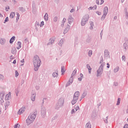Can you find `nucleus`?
Wrapping results in <instances>:
<instances>
[{
    "label": "nucleus",
    "instance_id": "1",
    "mask_svg": "<svg viewBox=\"0 0 128 128\" xmlns=\"http://www.w3.org/2000/svg\"><path fill=\"white\" fill-rule=\"evenodd\" d=\"M33 64L34 65V70L35 72H38L40 64H42V60L38 56L36 55L33 58Z\"/></svg>",
    "mask_w": 128,
    "mask_h": 128
},
{
    "label": "nucleus",
    "instance_id": "2",
    "mask_svg": "<svg viewBox=\"0 0 128 128\" xmlns=\"http://www.w3.org/2000/svg\"><path fill=\"white\" fill-rule=\"evenodd\" d=\"M38 114V112H35L32 113L26 120V126H28L31 124H32L36 120V116Z\"/></svg>",
    "mask_w": 128,
    "mask_h": 128
},
{
    "label": "nucleus",
    "instance_id": "3",
    "mask_svg": "<svg viewBox=\"0 0 128 128\" xmlns=\"http://www.w3.org/2000/svg\"><path fill=\"white\" fill-rule=\"evenodd\" d=\"M106 65L105 62H103L101 64V65L100 66L98 69L97 70V74L96 76H100L102 74V72H104V67Z\"/></svg>",
    "mask_w": 128,
    "mask_h": 128
},
{
    "label": "nucleus",
    "instance_id": "4",
    "mask_svg": "<svg viewBox=\"0 0 128 128\" xmlns=\"http://www.w3.org/2000/svg\"><path fill=\"white\" fill-rule=\"evenodd\" d=\"M64 100L62 98H60L58 100V103L56 104L55 106L56 110H60L62 106H64Z\"/></svg>",
    "mask_w": 128,
    "mask_h": 128
},
{
    "label": "nucleus",
    "instance_id": "5",
    "mask_svg": "<svg viewBox=\"0 0 128 128\" xmlns=\"http://www.w3.org/2000/svg\"><path fill=\"white\" fill-rule=\"evenodd\" d=\"M90 16H88V14H86L84 16L81 20V26H84L86 22H88V20Z\"/></svg>",
    "mask_w": 128,
    "mask_h": 128
},
{
    "label": "nucleus",
    "instance_id": "6",
    "mask_svg": "<svg viewBox=\"0 0 128 128\" xmlns=\"http://www.w3.org/2000/svg\"><path fill=\"white\" fill-rule=\"evenodd\" d=\"M40 114L42 118H46V109L45 107L42 106L40 110Z\"/></svg>",
    "mask_w": 128,
    "mask_h": 128
},
{
    "label": "nucleus",
    "instance_id": "7",
    "mask_svg": "<svg viewBox=\"0 0 128 128\" xmlns=\"http://www.w3.org/2000/svg\"><path fill=\"white\" fill-rule=\"evenodd\" d=\"M74 82V78L72 77H70L68 80V83L66 84L65 86L66 88H68V86H70Z\"/></svg>",
    "mask_w": 128,
    "mask_h": 128
},
{
    "label": "nucleus",
    "instance_id": "8",
    "mask_svg": "<svg viewBox=\"0 0 128 128\" xmlns=\"http://www.w3.org/2000/svg\"><path fill=\"white\" fill-rule=\"evenodd\" d=\"M104 58H110V52H108V50H105L104 51Z\"/></svg>",
    "mask_w": 128,
    "mask_h": 128
},
{
    "label": "nucleus",
    "instance_id": "9",
    "mask_svg": "<svg viewBox=\"0 0 128 128\" xmlns=\"http://www.w3.org/2000/svg\"><path fill=\"white\" fill-rule=\"evenodd\" d=\"M78 100V97H73V100H72L71 102V104H72L74 105V104H76Z\"/></svg>",
    "mask_w": 128,
    "mask_h": 128
},
{
    "label": "nucleus",
    "instance_id": "10",
    "mask_svg": "<svg viewBox=\"0 0 128 128\" xmlns=\"http://www.w3.org/2000/svg\"><path fill=\"white\" fill-rule=\"evenodd\" d=\"M68 24H70L74 22V18H72V16H70L68 19Z\"/></svg>",
    "mask_w": 128,
    "mask_h": 128
},
{
    "label": "nucleus",
    "instance_id": "11",
    "mask_svg": "<svg viewBox=\"0 0 128 128\" xmlns=\"http://www.w3.org/2000/svg\"><path fill=\"white\" fill-rule=\"evenodd\" d=\"M70 25H68L67 27L64 30V34H66L68 32V30H70Z\"/></svg>",
    "mask_w": 128,
    "mask_h": 128
},
{
    "label": "nucleus",
    "instance_id": "12",
    "mask_svg": "<svg viewBox=\"0 0 128 128\" xmlns=\"http://www.w3.org/2000/svg\"><path fill=\"white\" fill-rule=\"evenodd\" d=\"M104 0H96V4L98 5H102V4H104Z\"/></svg>",
    "mask_w": 128,
    "mask_h": 128
},
{
    "label": "nucleus",
    "instance_id": "13",
    "mask_svg": "<svg viewBox=\"0 0 128 128\" xmlns=\"http://www.w3.org/2000/svg\"><path fill=\"white\" fill-rule=\"evenodd\" d=\"M108 6H105L104 9V14H108Z\"/></svg>",
    "mask_w": 128,
    "mask_h": 128
},
{
    "label": "nucleus",
    "instance_id": "14",
    "mask_svg": "<svg viewBox=\"0 0 128 128\" xmlns=\"http://www.w3.org/2000/svg\"><path fill=\"white\" fill-rule=\"evenodd\" d=\"M24 112V108H20L18 112V114H22Z\"/></svg>",
    "mask_w": 128,
    "mask_h": 128
},
{
    "label": "nucleus",
    "instance_id": "15",
    "mask_svg": "<svg viewBox=\"0 0 128 128\" xmlns=\"http://www.w3.org/2000/svg\"><path fill=\"white\" fill-rule=\"evenodd\" d=\"M86 68L88 70L89 74H92V68L90 67V64H86Z\"/></svg>",
    "mask_w": 128,
    "mask_h": 128
},
{
    "label": "nucleus",
    "instance_id": "16",
    "mask_svg": "<svg viewBox=\"0 0 128 128\" xmlns=\"http://www.w3.org/2000/svg\"><path fill=\"white\" fill-rule=\"evenodd\" d=\"M52 76L54 78H58V72L57 71L56 72H54L52 74Z\"/></svg>",
    "mask_w": 128,
    "mask_h": 128
},
{
    "label": "nucleus",
    "instance_id": "17",
    "mask_svg": "<svg viewBox=\"0 0 128 128\" xmlns=\"http://www.w3.org/2000/svg\"><path fill=\"white\" fill-rule=\"evenodd\" d=\"M36 93L32 95L31 100H32V102H34V100H36Z\"/></svg>",
    "mask_w": 128,
    "mask_h": 128
},
{
    "label": "nucleus",
    "instance_id": "18",
    "mask_svg": "<svg viewBox=\"0 0 128 128\" xmlns=\"http://www.w3.org/2000/svg\"><path fill=\"white\" fill-rule=\"evenodd\" d=\"M85 128H92V124H90V122H88L86 124Z\"/></svg>",
    "mask_w": 128,
    "mask_h": 128
},
{
    "label": "nucleus",
    "instance_id": "19",
    "mask_svg": "<svg viewBox=\"0 0 128 128\" xmlns=\"http://www.w3.org/2000/svg\"><path fill=\"white\" fill-rule=\"evenodd\" d=\"M54 42V39L50 38V42L48 44V46H50V44H52Z\"/></svg>",
    "mask_w": 128,
    "mask_h": 128
},
{
    "label": "nucleus",
    "instance_id": "20",
    "mask_svg": "<svg viewBox=\"0 0 128 128\" xmlns=\"http://www.w3.org/2000/svg\"><path fill=\"white\" fill-rule=\"evenodd\" d=\"M44 20L46 22H48V13H46L44 16Z\"/></svg>",
    "mask_w": 128,
    "mask_h": 128
},
{
    "label": "nucleus",
    "instance_id": "21",
    "mask_svg": "<svg viewBox=\"0 0 128 128\" xmlns=\"http://www.w3.org/2000/svg\"><path fill=\"white\" fill-rule=\"evenodd\" d=\"M74 96L75 98L77 97L78 98V96H80V92L77 91L75 92V93L74 94Z\"/></svg>",
    "mask_w": 128,
    "mask_h": 128
},
{
    "label": "nucleus",
    "instance_id": "22",
    "mask_svg": "<svg viewBox=\"0 0 128 128\" xmlns=\"http://www.w3.org/2000/svg\"><path fill=\"white\" fill-rule=\"evenodd\" d=\"M5 42H6V39L2 38L0 40V44H2V46H4V44Z\"/></svg>",
    "mask_w": 128,
    "mask_h": 128
},
{
    "label": "nucleus",
    "instance_id": "23",
    "mask_svg": "<svg viewBox=\"0 0 128 128\" xmlns=\"http://www.w3.org/2000/svg\"><path fill=\"white\" fill-rule=\"evenodd\" d=\"M18 10L22 12H26V9L22 7H19Z\"/></svg>",
    "mask_w": 128,
    "mask_h": 128
},
{
    "label": "nucleus",
    "instance_id": "24",
    "mask_svg": "<svg viewBox=\"0 0 128 128\" xmlns=\"http://www.w3.org/2000/svg\"><path fill=\"white\" fill-rule=\"evenodd\" d=\"M18 47H17L16 48H17V50H20V48H22V42H18Z\"/></svg>",
    "mask_w": 128,
    "mask_h": 128
},
{
    "label": "nucleus",
    "instance_id": "25",
    "mask_svg": "<svg viewBox=\"0 0 128 128\" xmlns=\"http://www.w3.org/2000/svg\"><path fill=\"white\" fill-rule=\"evenodd\" d=\"M86 94H88V93L86 92H84L81 96V98H86Z\"/></svg>",
    "mask_w": 128,
    "mask_h": 128
},
{
    "label": "nucleus",
    "instance_id": "26",
    "mask_svg": "<svg viewBox=\"0 0 128 128\" xmlns=\"http://www.w3.org/2000/svg\"><path fill=\"white\" fill-rule=\"evenodd\" d=\"M90 22V30H94V22Z\"/></svg>",
    "mask_w": 128,
    "mask_h": 128
},
{
    "label": "nucleus",
    "instance_id": "27",
    "mask_svg": "<svg viewBox=\"0 0 128 128\" xmlns=\"http://www.w3.org/2000/svg\"><path fill=\"white\" fill-rule=\"evenodd\" d=\"M10 92L8 94H7L6 96H5V100H8V98H10Z\"/></svg>",
    "mask_w": 128,
    "mask_h": 128
},
{
    "label": "nucleus",
    "instance_id": "28",
    "mask_svg": "<svg viewBox=\"0 0 128 128\" xmlns=\"http://www.w3.org/2000/svg\"><path fill=\"white\" fill-rule=\"evenodd\" d=\"M118 70H120V67L116 66L115 68H114V72H118Z\"/></svg>",
    "mask_w": 128,
    "mask_h": 128
},
{
    "label": "nucleus",
    "instance_id": "29",
    "mask_svg": "<svg viewBox=\"0 0 128 128\" xmlns=\"http://www.w3.org/2000/svg\"><path fill=\"white\" fill-rule=\"evenodd\" d=\"M10 102H7L5 104H4V106H5V108L6 110V108L8 106H10Z\"/></svg>",
    "mask_w": 128,
    "mask_h": 128
},
{
    "label": "nucleus",
    "instance_id": "30",
    "mask_svg": "<svg viewBox=\"0 0 128 128\" xmlns=\"http://www.w3.org/2000/svg\"><path fill=\"white\" fill-rule=\"evenodd\" d=\"M76 69H75L73 72H72V76L71 78H72V76H76Z\"/></svg>",
    "mask_w": 128,
    "mask_h": 128
},
{
    "label": "nucleus",
    "instance_id": "31",
    "mask_svg": "<svg viewBox=\"0 0 128 128\" xmlns=\"http://www.w3.org/2000/svg\"><path fill=\"white\" fill-rule=\"evenodd\" d=\"M61 72H62V74H64V72H66V70H64V66H62L61 68Z\"/></svg>",
    "mask_w": 128,
    "mask_h": 128
},
{
    "label": "nucleus",
    "instance_id": "32",
    "mask_svg": "<svg viewBox=\"0 0 128 128\" xmlns=\"http://www.w3.org/2000/svg\"><path fill=\"white\" fill-rule=\"evenodd\" d=\"M16 37L14 36H13L11 38H10V44H12V42H14V38H15Z\"/></svg>",
    "mask_w": 128,
    "mask_h": 128
},
{
    "label": "nucleus",
    "instance_id": "33",
    "mask_svg": "<svg viewBox=\"0 0 128 128\" xmlns=\"http://www.w3.org/2000/svg\"><path fill=\"white\" fill-rule=\"evenodd\" d=\"M63 44H64V40L62 39H61L60 42H58V44H59L60 46H62Z\"/></svg>",
    "mask_w": 128,
    "mask_h": 128
},
{
    "label": "nucleus",
    "instance_id": "34",
    "mask_svg": "<svg viewBox=\"0 0 128 128\" xmlns=\"http://www.w3.org/2000/svg\"><path fill=\"white\" fill-rule=\"evenodd\" d=\"M124 50H127V49L128 48V45L126 43H124Z\"/></svg>",
    "mask_w": 128,
    "mask_h": 128
},
{
    "label": "nucleus",
    "instance_id": "35",
    "mask_svg": "<svg viewBox=\"0 0 128 128\" xmlns=\"http://www.w3.org/2000/svg\"><path fill=\"white\" fill-rule=\"evenodd\" d=\"M106 14H104L100 18L101 20H104V18H106Z\"/></svg>",
    "mask_w": 128,
    "mask_h": 128
},
{
    "label": "nucleus",
    "instance_id": "36",
    "mask_svg": "<svg viewBox=\"0 0 128 128\" xmlns=\"http://www.w3.org/2000/svg\"><path fill=\"white\" fill-rule=\"evenodd\" d=\"M16 14L14 12H12L10 14V18H14Z\"/></svg>",
    "mask_w": 128,
    "mask_h": 128
},
{
    "label": "nucleus",
    "instance_id": "37",
    "mask_svg": "<svg viewBox=\"0 0 128 128\" xmlns=\"http://www.w3.org/2000/svg\"><path fill=\"white\" fill-rule=\"evenodd\" d=\"M92 50H90L88 51V56H92Z\"/></svg>",
    "mask_w": 128,
    "mask_h": 128
},
{
    "label": "nucleus",
    "instance_id": "38",
    "mask_svg": "<svg viewBox=\"0 0 128 128\" xmlns=\"http://www.w3.org/2000/svg\"><path fill=\"white\" fill-rule=\"evenodd\" d=\"M4 80V75L0 74V80Z\"/></svg>",
    "mask_w": 128,
    "mask_h": 128
},
{
    "label": "nucleus",
    "instance_id": "39",
    "mask_svg": "<svg viewBox=\"0 0 128 128\" xmlns=\"http://www.w3.org/2000/svg\"><path fill=\"white\" fill-rule=\"evenodd\" d=\"M0 95L1 100H4V94L3 92H0Z\"/></svg>",
    "mask_w": 128,
    "mask_h": 128
},
{
    "label": "nucleus",
    "instance_id": "40",
    "mask_svg": "<svg viewBox=\"0 0 128 128\" xmlns=\"http://www.w3.org/2000/svg\"><path fill=\"white\" fill-rule=\"evenodd\" d=\"M74 108H75L76 112H77V110H80V106L75 105L74 106Z\"/></svg>",
    "mask_w": 128,
    "mask_h": 128
},
{
    "label": "nucleus",
    "instance_id": "41",
    "mask_svg": "<svg viewBox=\"0 0 128 128\" xmlns=\"http://www.w3.org/2000/svg\"><path fill=\"white\" fill-rule=\"evenodd\" d=\"M120 98H118L117 103H116V106H120Z\"/></svg>",
    "mask_w": 128,
    "mask_h": 128
},
{
    "label": "nucleus",
    "instance_id": "42",
    "mask_svg": "<svg viewBox=\"0 0 128 128\" xmlns=\"http://www.w3.org/2000/svg\"><path fill=\"white\" fill-rule=\"evenodd\" d=\"M92 118H96V114L95 112H93L92 114Z\"/></svg>",
    "mask_w": 128,
    "mask_h": 128
},
{
    "label": "nucleus",
    "instance_id": "43",
    "mask_svg": "<svg viewBox=\"0 0 128 128\" xmlns=\"http://www.w3.org/2000/svg\"><path fill=\"white\" fill-rule=\"evenodd\" d=\"M44 21L41 22L40 24V26L42 28V26H44Z\"/></svg>",
    "mask_w": 128,
    "mask_h": 128
},
{
    "label": "nucleus",
    "instance_id": "44",
    "mask_svg": "<svg viewBox=\"0 0 128 128\" xmlns=\"http://www.w3.org/2000/svg\"><path fill=\"white\" fill-rule=\"evenodd\" d=\"M16 20H20V14L19 13H16Z\"/></svg>",
    "mask_w": 128,
    "mask_h": 128
},
{
    "label": "nucleus",
    "instance_id": "45",
    "mask_svg": "<svg viewBox=\"0 0 128 128\" xmlns=\"http://www.w3.org/2000/svg\"><path fill=\"white\" fill-rule=\"evenodd\" d=\"M54 22H58V17L57 16H55L54 19H53Z\"/></svg>",
    "mask_w": 128,
    "mask_h": 128
},
{
    "label": "nucleus",
    "instance_id": "46",
    "mask_svg": "<svg viewBox=\"0 0 128 128\" xmlns=\"http://www.w3.org/2000/svg\"><path fill=\"white\" fill-rule=\"evenodd\" d=\"M16 49H12V54H16Z\"/></svg>",
    "mask_w": 128,
    "mask_h": 128
},
{
    "label": "nucleus",
    "instance_id": "47",
    "mask_svg": "<svg viewBox=\"0 0 128 128\" xmlns=\"http://www.w3.org/2000/svg\"><path fill=\"white\" fill-rule=\"evenodd\" d=\"M122 60L123 62H126V56H122Z\"/></svg>",
    "mask_w": 128,
    "mask_h": 128
},
{
    "label": "nucleus",
    "instance_id": "48",
    "mask_svg": "<svg viewBox=\"0 0 128 128\" xmlns=\"http://www.w3.org/2000/svg\"><path fill=\"white\" fill-rule=\"evenodd\" d=\"M18 126H20V124H16L14 126V128H18Z\"/></svg>",
    "mask_w": 128,
    "mask_h": 128
},
{
    "label": "nucleus",
    "instance_id": "49",
    "mask_svg": "<svg viewBox=\"0 0 128 128\" xmlns=\"http://www.w3.org/2000/svg\"><path fill=\"white\" fill-rule=\"evenodd\" d=\"M7 22H8V17H6L5 18L4 24H6Z\"/></svg>",
    "mask_w": 128,
    "mask_h": 128
},
{
    "label": "nucleus",
    "instance_id": "50",
    "mask_svg": "<svg viewBox=\"0 0 128 128\" xmlns=\"http://www.w3.org/2000/svg\"><path fill=\"white\" fill-rule=\"evenodd\" d=\"M15 74H16V77L17 78V76H18V70H16L15 72Z\"/></svg>",
    "mask_w": 128,
    "mask_h": 128
},
{
    "label": "nucleus",
    "instance_id": "51",
    "mask_svg": "<svg viewBox=\"0 0 128 128\" xmlns=\"http://www.w3.org/2000/svg\"><path fill=\"white\" fill-rule=\"evenodd\" d=\"M96 14H98V16H100V14H102V12H99V11H96Z\"/></svg>",
    "mask_w": 128,
    "mask_h": 128
},
{
    "label": "nucleus",
    "instance_id": "52",
    "mask_svg": "<svg viewBox=\"0 0 128 128\" xmlns=\"http://www.w3.org/2000/svg\"><path fill=\"white\" fill-rule=\"evenodd\" d=\"M74 112H76V110H74V109H72L71 110V114H74Z\"/></svg>",
    "mask_w": 128,
    "mask_h": 128
},
{
    "label": "nucleus",
    "instance_id": "53",
    "mask_svg": "<svg viewBox=\"0 0 128 128\" xmlns=\"http://www.w3.org/2000/svg\"><path fill=\"white\" fill-rule=\"evenodd\" d=\"M126 20H128V12H126Z\"/></svg>",
    "mask_w": 128,
    "mask_h": 128
},
{
    "label": "nucleus",
    "instance_id": "54",
    "mask_svg": "<svg viewBox=\"0 0 128 128\" xmlns=\"http://www.w3.org/2000/svg\"><path fill=\"white\" fill-rule=\"evenodd\" d=\"M66 21V18H64L63 20H62V24H64V22Z\"/></svg>",
    "mask_w": 128,
    "mask_h": 128
},
{
    "label": "nucleus",
    "instance_id": "55",
    "mask_svg": "<svg viewBox=\"0 0 128 128\" xmlns=\"http://www.w3.org/2000/svg\"><path fill=\"white\" fill-rule=\"evenodd\" d=\"M104 122L106 124H108V122L107 119L104 118Z\"/></svg>",
    "mask_w": 128,
    "mask_h": 128
},
{
    "label": "nucleus",
    "instance_id": "56",
    "mask_svg": "<svg viewBox=\"0 0 128 128\" xmlns=\"http://www.w3.org/2000/svg\"><path fill=\"white\" fill-rule=\"evenodd\" d=\"M124 128H128V124H125Z\"/></svg>",
    "mask_w": 128,
    "mask_h": 128
},
{
    "label": "nucleus",
    "instance_id": "57",
    "mask_svg": "<svg viewBox=\"0 0 128 128\" xmlns=\"http://www.w3.org/2000/svg\"><path fill=\"white\" fill-rule=\"evenodd\" d=\"M36 90H40V86H36Z\"/></svg>",
    "mask_w": 128,
    "mask_h": 128
},
{
    "label": "nucleus",
    "instance_id": "58",
    "mask_svg": "<svg viewBox=\"0 0 128 128\" xmlns=\"http://www.w3.org/2000/svg\"><path fill=\"white\" fill-rule=\"evenodd\" d=\"M8 10H10V6H8L7 8H6V12H8Z\"/></svg>",
    "mask_w": 128,
    "mask_h": 128
},
{
    "label": "nucleus",
    "instance_id": "59",
    "mask_svg": "<svg viewBox=\"0 0 128 128\" xmlns=\"http://www.w3.org/2000/svg\"><path fill=\"white\" fill-rule=\"evenodd\" d=\"M96 8H98V6H96V5H94L93 6V8H94V10H96Z\"/></svg>",
    "mask_w": 128,
    "mask_h": 128
},
{
    "label": "nucleus",
    "instance_id": "60",
    "mask_svg": "<svg viewBox=\"0 0 128 128\" xmlns=\"http://www.w3.org/2000/svg\"><path fill=\"white\" fill-rule=\"evenodd\" d=\"M18 92H19L18 91H16V96H18Z\"/></svg>",
    "mask_w": 128,
    "mask_h": 128
},
{
    "label": "nucleus",
    "instance_id": "61",
    "mask_svg": "<svg viewBox=\"0 0 128 128\" xmlns=\"http://www.w3.org/2000/svg\"><path fill=\"white\" fill-rule=\"evenodd\" d=\"M93 9H94V7H92V6H90L88 8L89 10H93Z\"/></svg>",
    "mask_w": 128,
    "mask_h": 128
},
{
    "label": "nucleus",
    "instance_id": "62",
    "mask_svg": "<svg viewBox=\"0 0 128 128\" xmlns=\"http://www.w3.org/2000/svg\"><path fill=\"white\" fill-rule=\"evenodd\" d=\"M107 68H110V64H108V63H107Z\"/></svg>",
    "mask_w": 128,
    "mask_h": 128
},
{
    "label": "nucleus",
    "instance_id": "63",
    "mask_svg": "<svg viewBox=\"0 0 128 128\" xmlns=\"http://www.w3.org/2000/svg\"><path fill=\"white\" fill-rule=\"evenodd\" d=\"M126 114H128V106L126 107Z\"/></svg>",
    "mask_w": 128,
    "mask_h": 128
},
{
    "label": "nucleus",
    "instance_id": "64",
    "mask_svg": "<svg viewBox=\"0 0 128 128\" xmlns=\"http://www.w3.org/2000/svg\"><path fill=\"white\" fill-rule=\"evenodd\" d=\"M74 12V10L72 9L70 11V12Z\"/></svg>",
    "mask_w": 128,
    "mask_h": 128
}]
</instances>
